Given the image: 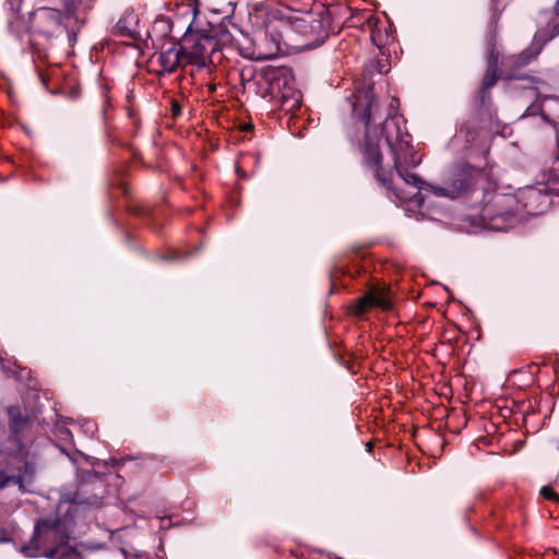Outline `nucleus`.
I'll list each match as a JSON object with an SVG mask.
<instances>
[{
  "instance_id": "nucleus-1",
  "label": "nucleus",
  "mask_w": 559,
  "mask_h": 559,
  "mask_svg": "<svg viewBox=\"0 0 559 559\" xmlns=\"http://www.w3.org/2000/svg\"><path fill=\"white\" fill-rule=\"evenodd\" d=\"M102 479L93 472L80 475V485L74 492L63 495V502L55 518L37 521L34 535L28 544L21 547L26 557L45 556L50 559H81V556L66 539L74 535V514L79 506L99 507L102 504Z\"/></svg>"
},
{
  "instance_id": "nucleus-2",
  "label": "nucleus",
  "mask_w": 559,
  "mask_h": 559,
  "mask_svg": "<svg viewBox=\"0 0 559 559\" xmlns=\"http://www.w3.org/2000/svg\"><path fill=\"white\" fill-rule=\"evenodd\" d=\"M402 117L396 115L389 116L382 124L381 133L385 136V141L391 148L395 174L403 182L419 190L416 194V200L420 204L424 202V197L420 192L424 190L425 181L417 175L408 171V168H414L420 163V156L417 155L406 140L408 134L402 130Z\"/></svg>"
},
{
  "instance_id": "nucleus-3",
  "label": "nucleus",
  "mask_w": 559,
  "mask_h": 559,
  "mask_svg": "<svg viewBox=\"0 0 559 559\" xmlns=\"http://www.w3.org/2000/svg\"><path fill=\"white\" fill-rule=\"evenodd\" d=\"M352 106L355 116L362 120L366 127L365 162L374 171L377 180L388 186L391 182V177H388L380 167L382 156L379 151L378 128L376 126L380 116L378 115V100L372 87L369 86L358 91ZM390 176H392V173H390Z\"/></svg>"
},
{
  "instance_id": "nucleus-4",
  "label": "nucleus",
  "mask_w": 559,
  "mask_h": 559,
  "mask_svg": "<svg viewBox=\"0 0 559 559\" xmlns=\"http://www.w3.org/2000/svg\"><path fill=\"white\" fill-rule=\"evenodd\" d=\"M8 416L10 429L8 453L21 460H25L22 474L19 475L22 477L21 490H24V481H28L36 471L35 463L28 460L36 455V452L31 450L26 436L32 424L28 417L22 415L19 406L9 407Z\"/></svg>"
},
{
  "instance_id": "nucleus-5",
  "label": "nucleus",
  "mask_w": 559,
  "mask_h": 559,
  "mask_svg": "<svg viewBox=\"0 0 559 559\" xmlns=\"http://www.w3.org/2000/svg\"><path fill=\"white\" fill-rule=\"evenodd\" d=\"M478 173L471 166H461L455 170L452 181L447 187H436L425 182L424 190L436 197L456 199L466 193L475 183Z\"/></svg>"
},
{
  "instance_id": "nucleus-6",
  "label": "nucleus",
  "mask_w": 559,
  "mask_h": 559,
  "mask_svg": "<svg viewBox=\"0 0 559 559\" xmlns=\"http://www.w3.org/2000/svg\"><path fill=\"white\" fill-rule=\"evenodd\" d=\"M34 19L38 23L39 32L46 35H52L61 25L68 27L69 22L72 19V12L68 10L67 15L63 16L59 10L39 8L36 10Z\"/></svg>"
},
{
  "instance_id": "nucleus-7",
  "label": "nucleus",
  "mask_w": 559,
  "mask_h": 559,
  "mask_svg": "<svg viewBox=\"0 0 559 559\" xmlns=\"http://www.w3.org/2000/svg\"><path fill=\"white\" fill-rule=\"evenodd\" d=\"M370 307H378L382 310H390L392 307L391 300L384 290L372 288L362 297L356 300L354 312L357 316L364 314Z\"/></svg>"
},
{
  "instance_id": "nucleus-8",
  "label": "nucleus",
  "mask_w": 559,
  "mask_h": 559,
  "mask_svg": "<svg viewBox=\"0 0 559 559\" xmlns=\"http://www.w3.org/2000/svg\"><path fill=\"white\" fill-rule=\"evenodd\" d=\"M265 80L270 85V90L272 94L282 93V97H288V94L285 92L292 90V80L293 74L289 69L286 68H275L270 69L265 72Z\"/></svg>"
},
{
  "instance_id": "nucleus-9",
  "label": "nucleus",
  "mask_w": 559,
  "mask_h": 559,
  "mask_svg": "<svg viewBox=\"0 0 559 559\" xmlns=\"http://www.w3.org/2000/svg\"><path fill=\"white\" fill-rule=\"evenodd\" d=\"M158 61L162 64L164 71L171 73L176 69L183 64L182 49L170 47L167 50L160 52Z\"/></svg>"
},
{
  "instance_id": "nucleus-10",
  "label": "nucleus",
  "mask_w": 559,
  "mask_h": 559,
  "mask_svg": "<svg viewBox=\"0 0 559 559\" xmlns=\"http://www.w3.org/2000/svg\"><path fill=\"white\" fill-rule=\"evenodd\" d=\"M183 63L194 64L204 68L207 64L209 57L205 55L204 47L201 44L194 46L193 50L186 51L182 49Z\"/></svg>"
},
{
  "instance_id": "nucleus-11",
  "label": "nucleus",
  "mask_w": 559,
  "mask_h": 559,
  "mask_svg": "<svg viewBox=\"0 0 559 559\" xmlns=\"http://www.w3.org/2000/svg\"><path fill=\"white\" fill-rule=\"evenodd\" d=\"M497 80H498L497 58H493L491 56V58H490V60L488 62V69L486 71V73H485V76H484V80H483L481 90H480L481 103L485 102V97H486V94H487L488 90L491 88L497 83Z\"/></svg>"
},
{
  "instance_id": "nucleus-12",
  "label": "nucleus",
  "mask_w": 559,
  "mask_h": 559,
  "mask_svg": "<svg viewBox=\"0 0 559 559\" xmlns=\"http://www.w3.org/2000/svg\"><path fill=\"white\" fill-rule=\"evenodd\" d=\"M266 32L270 34L271 40L275 46V50H282V45H286V37L290 32V26L286 23L282 24V27H277L276 25L269 24L266 26Z\"/></svg>"
},
{
  "instance_id": "nucleus-13",
  "label": "nucleus",
  "mask_w": 559,
  "mask_h": 559,
  "mask_svg": "<svg viewBox=\"0 0 559 559\" xmlns=\"http://www.w3.org/2000/svg\"><path fill=\"white\" fill-rule=\"evenodd\" d=\"M11 485L19 486L20 490L22 489V477L15 475H8L7 473L0 471V489L9 487Z\"/></svg>"
},
{
  "instance_id": "nucleus-14",
  "label": "nucleus",
  "mask_w": 559,
  "mask_h": 559,
  "mask_svg": "<svg viewBox=\"0 0 559 559\" xmlns=\"http://www.w3.org/2000/svg\"><path fill=\"white\" fill-rule=\"evenodd\" d=\"M540 495L546 499H551L559 502V496L549 486H544L540 489Z\"/></svg>"
},
{
  "instance_id": "nucleus-15",
  "label": "nucleus",
  "mask_w": 559,
  "mask_h": 559,
  "mask_svg": "<svg viewBox=\"0 0 559 559\" xmlns=\"http://www.w3.org/2000/svg\"><path fill=\"white\" fill-rule=\"evenodd\" d=\"M310 28L311 31H321L322 32V36L323 38L326 37V32L325 29L323 28V25H322V22L321 20H318V19H313L311 22H310Z\"/></svg>"
},
{
  "instance_id": "nucleus-16",
  "label": "nucleus",
  "mask_w": 559,
  "mask_h": 559,
  "mask_svg": "<svg viewBox=\"0 0 559 559\" xmlns=\"http://www.w3.org/2000/svg\"><path fill=\"white\" fill-rule=\"evenodd\" d=\"M124 22H126V20H119V21H118V23H117V25H116L117 29H118L121 34H124V33H126V32H124V28H126V27H124Z\"/></svg>"
},
{
  "instance_id": "nucleus-17",
  "label": "nucleus",
  "mask_w": 559,
  "mask_h": 559,
  "mask_svg": "<svg viewBox=\"0 0 559 559\" xmlns=\"http://www.w3.org/2000/svg\"><path fill=\"white\" fill-rule=\"evenodd\" d=\"M173 112L174 116H177L180 112V106L176 103L173 104Z\"/></svg>"
},
{
  "instance_id": "nucleus-18",
  "label": "nucleus",
  "mask_w": 559,
  "mask_h": 559,
  "mask_svg": "<svg viewBox=\"0 0 559 559\" xmlns=\"http://www.w3.org/2000/svg\"><path fill=\"white\" fill-rule=\"evenodd\" d=\"M169 259H171V260H176V259H178L177 253H174Z\"/></svg>"
},
{
  "instance_id": "nucleus-19",
  "label": "nucleus",
  "mask_w": 559,
  "mask_h": 559,
  "mask_svg": "<svg viewBox=\"0 0 559 559\" xmlns=\"http://www.w3.org/2000/svg\"><path fill=\"white\" fill-rule=\"evenodd\" d=\"M164 522H165V520H164V519H163V520H160L162 526H165Z\"/></svg>"
}]
</instances>
